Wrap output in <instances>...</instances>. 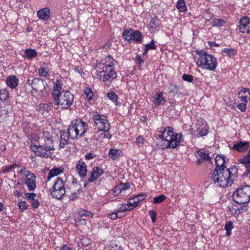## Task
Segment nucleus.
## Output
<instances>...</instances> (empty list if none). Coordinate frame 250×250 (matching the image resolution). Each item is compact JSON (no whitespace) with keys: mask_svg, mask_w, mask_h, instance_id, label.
<instances>
[{"mask_svg":"<svg viewBox=\"0 0 250 250\" xmlns=\"http://www.w3.org/2000/svg\"><path fill=\"white\" fill-rule=\"evenodd\" d=\"M159 133L157 143L158 147L162 149L175 148L183 140L181 133L174 132L173 129L169 126L165 128Z\"/></svg>","mask_w":250,"mask_h":250,"instance_id":"1","label":"nucleus"},{"mask_svg":"<svg viewBox=\"0 0 250 250\" xmlns=\"http://www.w3.org/2000/svg\"><path fill=\"white\" fill-rule=\"evenodd\" d=\"M116 61L110 56H107L97 64L99 68L97 75L99 79L107 85L110 84L112 81L117 77V72L115 69Z\"/></svg>","mask_w":250,"mask_h":250,"instance_id":"2","label":"nucleus"},{"mask_svg":"<svg viewBox=\"0 0 250 250\" xmlns=\"http://www.w3.org/2000/svg\"><path fill=\"white\" fill-rule=\"evenodd\" d=\"M238 174V169L235 167L229 169H215L212 174L211 179L215 184L222 188L231 186Z\"/></svg>","mask_w":250,"mask_h":250,"instance_id":"3","label":"nucleus"},{"mask_svg":"<svg viewBox=\"0 0 250 250\" xmlns=\"http://www.w3.org/2000/svg\"><path fill=\"white\" fill-rule=\"evenodd\" d=\"M195 58L197 66L203 69L214 71L217 65L216 58L203 50H196Z\"/></svg>","mask_w":250,"mask_h":250,"instance_id":"4","label":"nucleus"},{"mask_svg":"<svg viewBox=\"0 0 250 250\" xmlns=\"http://www.w3.org/2000/svg\"><path fill=\"white\" fill-rule=\"evenodd\" d=\"M87 128L85 123L81 119L72 121L68 127V134L72 139H78L83 136Z\"/></svg>","mask_w":250,"mask_h":250,"instance_id":"5","label":"nucleus"},{"mask_svg":"<svg viewBox=\"0 0 250 250\" xmlns=\"http://www.w3.org/2000/svg\"><path fill=\"white\" fill-rule=\"evenodd\" d=\"M233 200L239 204H245L250 201V186L239 187L233 194Z\"/></svg>","mask_w":250,"mask_h":250,"instance_id":"6","label":"nucleus"},{"mask_svg":"<svg viewBox=\"0 0 250 250\" xmlns=\"http://www.w3.org/2000/svg\"><path fill=\"white\" fill-rule=\"evenodd\" d=\"M54 99L55 104L62 108L69 107L73 103L74 95L68 91H62Z\"/></svg>","mask_w":250,"mask_h":250,"instance_id":"7","label":"nucleus"},{"mask_svg":"<svg viewBox=\"0 0 250 250\" xmlns=\"http://www.w3.org/2000/svg\"><path fill=\"white\" fill-rule=\"evenodd\" d=\"M50 145L34 144L32 145L30 147L37 156L41 157L48 158L51 156L54 150L53 146H51Z\"/></svg>","mask_w":250,"mask_h":250,"instance_id":"8","label":"nucleus"},{"mask_svg":"<svg viewBox=\"0 0 250 250\" xmlns=\"http://www.w3.org/2000/svg\"><path fill=\"white\" fill-rule=\"evenodd\" d=\"M52 197L57 199H61L64 195L65 193V184L62 178L58 177L53 185L50 188Z\"/></svg>","mask_w":250,"mask_h":250,"instance_id":"9","label":"nucleus"},{"mask_svg":"<svg viewBox=\"0 0 250 250\" xmlns=\"http://www.w3.org/2000/svg\"><path fill=\"white\" fill-rule=\"evenodd\" d=\"M28 83L32 86V93H37L41 96H44L46 95L45 86L46 82L44 80L39 78H34L32 80H28Z\"/></svg>","mask_w":250,"mask_h":250,"instance_id":"10","label":"nucleus"},{"mask_svg":"<svg viewBox=\"0 0 250 250\" xmlns=\"http://www.w3.org/2000/svg\"><path fill=\"white\" fill-rule=\"evenodd\" d=\"M93 120L95 125L99 129V132H107L110 129V124L107 117L104 115L97 114L94 115Z\"/></svg>","mask_w":250,"mask_h":250,"instance_id":"11","label":"nucleus"},{"mask_svg":"<svg viewBox=\"0 0 250 250\" xmlns=\"http://www.w3.org/2000/svg\"><path fill=\"white\" fill-rule=\"evenodd\" d=\"M239 30L242 33L250 34V19L244 17L240 20Z\"/></svg>","mask_w":250,"mask_h":250,"instance_id":"12","label":"nucleus"},{"mask_svg":"<svg viewBox=\"0 0 250 250\" xmlns=\"http://www.w3.org/2000/svg\"><path fill=\"white\" fill-rule=\"evenodd\" d=\"M104 173V171L102 168L99 167H94L90 173V177L85 182V186L89 183L93 182L99 177H100Z\"/></svg>","mask_w":250,"mask_h":250,"instance_id":"13","label":"nucleus"},{"mask_svg":"<svg viewBox=\"0 0 250 250\" xmlns=\"http://www.w3.org/2000/svg\"><path fill=\"white\" fill-rule=\"evenodd\" d=\"M36 176L32 173L29 174L26 177H25V183L29 191H33L36 188Z\"/></svg>","mask_w":250,"mask_h":250,"instance_id":"14","label":"nucleus"},{"mask_svg":"<svg viewBox=\"0 0 250 250\" xmlns=\"http://www.w3.org/2000/svg\"><path fill=\"white\" fill-rule=\"evenodd\" d=\"M232 148L238 152L244 153L249 149V142L241 141L234 144Z\"/></svg>","mask_w":250,"mask_h":250,"instance_id":"15","label":"nucleus"},{"mask_svg":"<svg viewBox=\"0 0 250 250\" xmlns=\"http://www.w3.org/2000/svg\"><path fill=\"white\" fill-rule=\"evenodd\" d=\"M146 197V195L144 193L139 194L135 196L132 198L128 200V203L131 205L132 208H134L139 205V203L144 200Z\"/></svg>","mask_w":250,"mask_h":250,"instance_id":"16","label":"nucleus"},{"mask_svg":"<svg viewBox=\"0 0 250 250\" xmlns=\"http://www.w3.org/2000/svg\"><path fill=\"white\" fill-rule=\"evenodd\" d=\"M78 173L81 178H84L87 175V165L83 161H79L77 165Z\"/></svg>","mask_w":250,"mask_h":250,"instance_id":"17","label":"nucleus"},{"mask_svg":"<svg viewBox=\"0 0 250 250\" xmlns=\"http://www.w3.org/2000/svg\"><path fill=\"white\" fill-rule=\"evenodd\" d=\"M195 155L197 158V163L198 165L205 161L210 160V157L208 156V154L202 150L197 151L195 153Z\"/></svg>","mask_w":250,"mask_h":250,"instance_id":"18","label":"nucleus"},{"mask_svg":"<svg viewBox=\"0 0 250 250\" xmlns=\"http://www.w3.org/2000/svg\"><path fill=\"white\" fill-rule=\"evenodd\" d=\"M208 127L206 125L200 126L197 125L196 130L192 129L191 133L194 135H198L200 136L206 135L208 133Z\"/></svg>","mask_w":250,"mask_h":250,"instance_id":"19","label":"nucleus"},{"mask_svg":"<svg viewBox=\"0 0 250 250\" xmlns=\"http://www.w3.org/2000/svg\"><path fill=\"white\" fill-rule=\"evenodd\" d=\"M70 135L68 134V130H61L60 146L62 148L64 147L65 146L68 144V141Z\"/></svg>","mask_w":250,"mask_h":250,"instance_id":"20","label":"nucleus"},{"mask_svg":"<svg viewBox=\"0 0 250 250\" xmlns=\"http://www.w3.org/2000/svg\"><path fill=\"white\" fill-rule=\"evenodd\" d=\"M226 163V157L224 155H218L215 158V169H226L225 168V164Z\"/></svg>","mask_w":250,"mask_h":250,"instance_id":"21","label":"nucleus"},{"mask_svg":"<svg viewBox=\"0 0 250 250\" xmlns=\"http://www.w3.org/2000/svg\"><path fill=\"white\" fill-rule=\"evenodd\" d=\"M50 10L47 8L41 9L37 12V16L40 20L47 21L50 18Z\"/></svg>","mask_w":250,"mask_h":250,"instance_id":"22","label":"nucleus"},{"mask_svg":"<svg viewBox=\"0 0 250 250\" xmlns=\"http://www.w3.org/2000/svg\"><path fill=\"white\" fill-rule=\"evenodd\" d=\"M19 83V80L15 76H9L6 79L7 85L12 89L16 88Z\"/></svg>","mask_w":250,"mask_h":250,"instance_id":"23","label":"nucleus"},{"mask_svg":"<svg viewBox=\"0 0 250 250\" xmlns=\"http://www.w3.org/2000/svg\"><path fill=\"white\" fill-rule=\"evenodd\" d=\"M166 102V99L163 96V93L159 91L156 93L155 96L154 104L156 106H159Z\"/></svg>","mask_w":250,"mask_h":250,"instance_id":"24","label":"nucleus"},{"mask_svg":"<svg viewBox=\"0 0 250 250\" xmlns=\"http://www.w3.org/2000/svg\"><path fill=\"white\" fill-rule=\"evenodd\" d=\"M134 32L131 29L128 30H125L123 33V38L125 40L127 41L128 42H131L133 41Z\"/></svg>","mask_w":250,"mask_h":250,"instance_id":"25","label":"nucleus"},{"mask_svg":"<svg viewBox=\"0 0 250 250\" xmlns=\"http://www.w3.org/2000/svg\"><path fill=\"white\" fill-rule=\"evenodd\" d=\"M64 171L63 167H54L51 169L48 173L47 180L49 181L51 178L62 173Z\"/></svg>","mask_w":250,"mask_h":250,"instance_id":"26","label":"nucleus"},{"mask_svg":"<svg viewBox=\"0 0 250 250\" xmlns=\"http://www.w3.org/2000/svg\"><path fill=\"white\" fill-rule=\"evenodd\" d=\"M160 24V20L157 17H155L151 19L149 23L150 30L153 32L156 30H158Z\"/></svg>","mask_w":250,"mask_h":250,"instance_id":"27","label":"nucleus"},{"mask_svg":"<svg viewBox=\"0 0 250 250\" xmlns=\"http://www.w3.org/2000/svg\"><path fill=\"white\" fill-rule=\"evenodd\" d=\"M62 89V86L61 85V82L57 80L55 83L54 86L53 88V92L52 95L54 97V99L57 97L59 94H61V90Z\"/></svg>","mask_w":250,"mask_h":250,"instance_id":"28","label":"nucleus"},{"mask_svg":"<svg viewBox=\"0 0 250 250\" xmlns=\"http://www.w3.org/2000/svg\"><path fill=\"white\" fill-rule=\"evenodd\" d=\"M122 153L120 149L111 148L109 151V156L113 160H116L119 158Z\"/></svg>","mask_w":250,"mask_h":250,"instance_id":"29","label":"nucleus"},{"mask_svg":"<svg viewBox=\"0 0 250 250\" xmlns=\"http://www.w3.org/2000/svg\"><path fill=\"white\" fill-rule=\"evenodd\" d=\"M176 8L180 12H186L187 10V8L185 0H178L176 3Z\"/></svg>","mask_w":250,"mask_h":250,"instance_id":"30","label":"nucleus"},{"mask_svg":"<svg viewBox=\"0 0 250 250\" xmlns=\"http://www.w3.org/2000/svg\"><path fill=\"white\" fill-rule=\"evenodd\" d=\"M119 206L120 207H119L118 209L116 210L118 212H124L133 209L132 208L131 205L128 202L127 204H123L122 205H120Z\"/></svg>","mask_w":250,"mask_h":250,"instance_id":"31","label":"nucleus"},{"mask_svg":"<svg viewBox=\"0 0 250 250\" xmlns=\"http://www.w3.org/2000/svg\"><path fill=\"white\" fill-rule=\"evenodd\" d=\"M25 54L27 58L32 59L37 56V52L34 49H27L25 50Z\"/></svg>","mask_w":250,"mask_h":250,"instance_id":"32","label":"nucleus"},{"mask_svg":"<svg viewBox=\"0 0 250 250\" xmlns=\"http://www.w3.org/2000/svg\"><path fill=\"white\" fill-rule=\"evenodd\" d=\"M226 22L221 19H214L212 20V25L215 27H221L225 25Z\"/></svg>","mask_w":250,"mask_h":250,"instance_id":"33","label":"nucleus"},{"mask_svg":"<svg viewBox=\"0 0 250 250\" xmlns=\"http://www.w3.org/2000/svg\"><path fill=\"white\" fill-rule=\"evenodd\" d=\"M133 40L137 42H141L143 40V35L142 33L138 30H134Z\"/></svg>","mask_w":250,"mask_h":250,"instance_id":"34","label":"nucleus"},{"mask_svg":"<svg viewBox=\"0 0 250 250\" xmlns=\"http://www.w3.org/2000/svg\"><path fill=\"white\" fill-rule=\"evenodd\" d=\"M9 97V94L6 89L0 90V100L2 101L7 100Z\"/></svg>","mask_w":250,"mask_h":250,"instance_id":"35","label":"nucleus"},{"mask_svg":"<svg viewBox=\"0 0 250 250\" xmlns=\"http://www.w3.org/2000/svg\"><path fill=\"white\" fill-rule=\"evenodd\" d=\"M78 214L80 218H82L83 217H92L94 215L93 212L83 209L79 210Z\"/></svg>","mask_w":250,"mask_h":250,"instance_id":"36","label":"nucleus"},{"mask_svg":"<svg viewBox=\"0 0 250 250\" xmlns=\"http://www.w3.org/2000/svg\"><path fill=\"white\" fill-rule=\"evenodd\" d=\"M233 228L232 223L231 221L227 222L225 226V229L226 230V235L228 236L231 235V231Z\"/></svg>","mask_w":250,"mask_h":250,"instance_id":"37","label":"nucleus"},{"mask_svg":"<svg viewBox=\"0 0 250 250\" xmlns=\"http://www.w3.org/2000/svg\"><path fill=\"white\" fill-rule=\"evenodd\" d=\"M167 198V197L163 194L155 197L153 198L152 203L154 204H159L163 202Z\"/></svg>","mask_w":250,"mask_h":250,"instance_id":"38","label":"nucleus"},{"mask_svg":"<svg viewBox=\"0 0 250 250\" xmlns=\"http://www.w3.org/2000/svg\"><path fill=\"white\" fill-rule=\"evenodd\" d=\"M84 93L85 98L88 100H90L93 96V93L92 89L89 87H87L84 89Z\"/></svg>","mask_w":250,"mask_h":250,"instance_id":"39","label":"nucleus"},{"mask_svg":"<svg viewBox=\"0 0 250 250\" xmlns=\"http://www.w3.org/2000/svg\"><path fill=\"white\" fill-rule=\"evenodd\" d=\"M49 72V68L47 67H40L38 70L39 74L44 77H46L48 75V73Z\"/></svg>","mask_w":250,"mask_h":250,"instance_id":"40","label":"nucleus"},{"mask_svg":"<svg viewBox=\"0 0 250 250\" xmlns=\"http://www.w3.org/2000/svg\"><path fill=\"white\" fill-rule=\"evenodd\" d=\"M18 167V165L17 164H13L11 166H5L2 167V172L3 173H8L11 170H12V169L15 168L16 167Z\"/></svg>","mask_w":250,"mask_h":250,"instance_id":"41","label":"nucleus"},{"mask_svg":"<svg viewBox=\"0 0 250 250\" xmlns=\"http://www.w3.org/2000/svg\"><path fill=\"white\" fill-rule=\"evenodd\" d=\"M224 52L230 57L234 56L236 53V50L232 48H225L224 49Z\"/></svg>","mask_w":250,"mask_h":250,"instance_id":"42","label":"nucleus"},{"mask_svg":"<svg viewBox=\"0 0 250 250\" xmlns=\"http://www.w3.org/2000/svg\"><path fill=\"white\" fill-rule=\"evenodd\" d=\"M107 97L110 99L112 102H116L118 99L117 95L114 92H111L107 94Z\"/></svg>","mask_w":250,"mask_h":250,"instance_id":"43","label":"nucleus"},{"mask_svg":"<svg viewBox=\"0 0 250 250\" xmlns=\"http://www.w3.org/2000/svg\"><path fill=\"white\" fill-rule=\"evenodd\" d=\"M31 172L29 171V170H27L25 167H22L21 169L18 172V174L21 175H22L23 176H25V177H27V175H28L29 174H30Z\"/></svg>","mask_w":250,"mask_h":250,"instance_id":"44","label":"nucleus"},{"mask_svg":"<svg viewBox=\"0 0 250 250\" xmlns=\"http://www.w3.org/2000/svg\"><path fill=\"white\" fill-rule=\"evenodd\" d=\"M25 195L29 202L35 199L37 194L35 193H25Z\"/></svg>","mask_w":250,"mask_h":250,"instance_id":"45","label":"nucleus"},{"mask_svg":"<svg viewBox=\"0 0 250 250\" xmlns=\"http://www.w3.org/2000/svg\"><path fill=\"white\" fill-rule=\"evenodd\" d=\"M42 137L44 138V139L45 140L46 139L47 142V144H52L53 143V141L51 139V137L50 136V134L48 132H44L43 133V136Z\"/></svg>","mask_w":250,"mask_h":250,"instance_id":"46","label":"nucleus"},{"mask_svg":"<svg viewBox=\"0 0 250 250\" xmlns=\"http://www.w3.org/2000/svg\"><path fill=\"white\" fill-rule=\"evenodd\" d=\"M145 47L146 48H147L148 50H153V49H156V45L154 43V40H151V41L150 42V43L146 44L145 45Z\"/></svg>","mask_w":250,"mask_h":250,"instance_id":"47","label":"nucleus"},{"mask_svg":"<svg viewBox=\"0 0 250 250\" xmlns=\"http://www.w3.org/2000/svg\"><path fill=\"white\" fill-rule=\"evenodd\" d=\"M20 209L23 211L27 208V204L25 201H21L18 203Z\"/></svg>","mask_w":250,"mask_h":250,"instance_id":"48","label":"nucleus"},{"mask_svg":"<svg viewBox=\"0 0 250 250\" xmlns=\"http://www.w3.org/2000/svg\"><path fill=\"white\" fill-rule=\"evenodd\" d=\"M182 78L184 81L188 82H191L193 79V76L190 74H184Z\"/></svg>","mask_w":250,"mask_h":250,"instance_id":"49","label":"nucleus"},{"mask_svg":"<svg viewBox=\"0 0 250 250\" xmlns=\"http://www.w3.org/2000/svg\"><path fill=\"white\" fill-rule=\"evenodd\" d=\"M149 214L151 219L152 222L153 223H155L156 222V219L157 216L156 212L153 210H151L149 211Z\"/></svg>","mask_w":250,"mask_h":250,"instance_id":"50","label":"nucleus"},{"mask_svg":"<svg viewBox=\"0 0 250 250\" xmlns=\"http://www.w3.org/2000/svg\"><path fill=\"white\" fill-rule=\"evenodd\" d=\"M145 141L144 137L142 136H139L136 138V144L139 146H143Z\"/></svg>","mask_w":250,"mask_h":250,"instance_id":"51","label":"nucleus"},{"mask_svg":"<svg viewBox=\"0 0 250 250\" xmlns=\"http://www.w3.org/2000/svg\"><path fill=\"white\" fill-rule=\"evenodd\" d=\"M119 186L122 191L127 190L130 188L129 185L127 183H121L119 184Z\"/></svg>","mask_w":250,"mask_h":250,"instance_id":"52","label":"nucleus"},{"mask_svg":"<svg viewBox=\"0 0 250 250\" xmlns=\"http://www.w3.org/2000/svg\"><path fill=\"white\" fill-rule=\"evenodd\" d=\"M113 192L116 195L120 194L122 192L119 184L113 188Z\"/></svg>","mask_w":250,"mask_h":250,"instance_id":"53","label":"nucleus"},{"mask_svg":"<svg viewBox=\"0 0 250 250\" xmlns=\"http://www.w3.org/2000/svg\"><path fill=\"white\" fill-rule=\"evenodd\" d=\"M33 208H39L40 205L39 201L37 199H34L30 202Z\"/></svg>","mask_w":250,"mask_h":250,"instance_id":"54","label":"nucleus"},{"mask_svg":"<svg viewBox=\"0 0 250 250\" xmlns=\"http://www.w3.org/2000/svg\"><path fill=\"white\" fill-rule=\"evenodd\" d=\"M246 103H240L237 105V107L241 111L244 112L246 110Z\"/></svg>","mask_w":250,"mask_h":250,"instance_id":"55","label":"nucleus"},{"mask_svg":"<svg viewBox=\"0 0 250 250\" xmlns=\"http://www.w3.org/2000/svg\"><path fill=\"white\" fill-rule=\"evenodd\" d=\"M136 61L138 64L141 66L142 63H144V60L142 59V58L140 55H137L136 57Z\"/></svg>","mask_w":250,"mask_h":250,"instance_id":"56","label":"nucleus"},{"mask_svg":"<svg viewBox=\"0 0 250 250\" xmlns=\"http://www.w3.org/2000/svg\"><path fill=\"white\" fill-rule=\"evenodd\" d=\"M108 250H124L123 248L117 244L114 246H111Z\"/></svg>","mask_w":250,"mask_h":250,"instance_id":"57","label":"nucleus"},{"mask_svg":"<svg viewBox=\"0 0 250 250\" xmlns=\"http://www.w3.org/2000/svg\"><path fill=\"white\" fill-rule=\"evenodd\" d=\"M118 212H113L108 215V216L112 219L115 220L118 218Z\"/></svg>","mask_w":250,"mask_h":250,"instance_id":"58","label":"nucleus"},{"mask_svg":"<svg viewBox=\"0 0 250 250\" xmlns=\"http://www.w3.org/2000/svg\"><path fill=\"white\" fill-rule=\"evenodd\" d=\"M96 157V155L93 153H89L88 154H86L85 155V158L86 160H91L93 159Z\"/></svg>","mask_w":250,"mask_h":250,"instance_id":"59","label":"nucleus"},{"mask_svg":"<svg viewBox=\"0 0 250 250\" xmlns=\"http://www.w3.org/2000/svg\"><path fill=\"white\" fill-rule=\"evenodd\" d=\"M100 133H101V134H102L104 135V138H106L108 139H110L112 136V135L109 133H108V131H107V132L102 131L101 132H100Z\"/></svg>","mask_w":250,"mask_h":250,"instance_id":"60","label":"nucleus"},{"mask_svg":"<svg viewBox=\"0 0 250 250\" xmlns=\"http://www.w3.org/2000/svg\"><path fill=\"white\" fill-rule=\"evenodd\" d=\"M111 43L112 42L110 41H108L106 42L105 44L103 46V48L105 50H107L110 47Z\"/></svg>","mask_w":250,"mask_h":250,"instance_id":"61","label":"nucleus"},{"mask_svg":"<svg viewBox=\"0 0 250 250\" xmlns=\"http://www.w3.org/2000/svg\"><path fill=\"white\" fill-rule=\"evenodd\" d=\"M239 98L241 99V100L243 102H244V103H246V104L247 102V99H249L248 95H245V96L241 95L240 96Z\"/></svg>","mask_w":250,"mask_h":250,"instance_id":"62","label":"nucleus"},{"mask_svg":"<svg viewBox=\"0 0 250 250\" xmlns=\"http://www.w3.org/2000/svg\"><path fill=\"white\" fill-rule=\"evenodd\" d=\"M60 250H73L70 247H69L67 245H63L60 249Z\"/></svg>","mask_w":250,"mask_h":250,"instance_id":"63","label":"nucleus"},{"mask_svg":"<svg viewBox=\"0 0 250 250\" xmlns=\"http://www.w3.org/2000/svg\"><path fill=\"white\" fill-rule=\"evenodd\" d=\"M49 107V105L47 104H40V108H42L43 110H47Z\"/></svg>","mask_w":250,"mask_h":250,"instance_id":"64","label":"nucleus"}]
</instances>
